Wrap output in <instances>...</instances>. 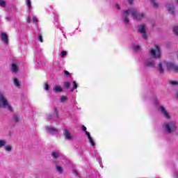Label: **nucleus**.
<instances>
[{
  "mask_svg": "<svg viewBox=\"0 0 178 178\" xmlns=\"http://www.w3.org/2000/svg\"><path fill=\"white\" fill-rule=\"evenodd\" d=\"M154 47L155 49L151 48L149 51V54L152 58L147 59L144 63V66L146 67H151L152 69L156 67V62L155 61V59H161L162 56L159 46L155 44Z\"/></svg>",
  "mask_w": 178,
  "mask_h": 178,
  "instance_id": "f257e3e1",
  "label": "nucleus"
},
{
  "mask_svg": "<svg viewBox=\"0 0 178 178\" xmlns=\"http://www.w3.org/2000/svg\"><path fill=\"white\" fill-rule=\"evenodd\" d=\"M130 13L133 19L135 20H141V19H144L145 14L144 13H139L137 9H128L124 11L122 14V22H124L125 26L130 25V19H129V16H130Z\"/></svg>",
  "mask_w": 178,
  "mask_h": 178,
  "instance_id": "f03ea898",
  "label": "nucleus"
},
{
  "mask_svg": "<svg viewBox=\"0 0 178 178\" xmlns=\"http://www.w3.org/2000/svg\"><path fill=\"white\" fill-rule=\"evenodd\" d=\"M3 105V108H6L10 112H13V107L9 104L8 99L5 97V95L2 92H0V106Z\"/></svg>",
  "mask_w": 178,
  "mask_h": 178,
  "instance_id": "7ed1b4c3",
  "label": "nucleus"
},
{
  "mask_svg": "<svg viewBox=\"0 0 178 178\" xmlns=\"http://www.w3.org/2000/svg\"><path fill=\"white\" fill-rule=\"evenodd\" d=\"M163 127L164 129V131L168 133V134H170V133H173V131H176V130H177V127H176V124H175V122H173L165 123Z\"/></svg>",
  "mask_w": 178,
  "mask_h": 178,
  "instance_id": "20e7f679",
  "label": "nucleus"
},
{
  "mask_svg": "<svg viewBox=\"0 0 178 178\" xmlns=\"http://www.w3.org/2000/svg\"><path fill=\"white\" fill-rule=\"evenodd\" d=\"M159 110L161 115H163L165 119H168V120L171 119L170 115H169V113L168 111H166V108H165L163 106H160Z\"/></svg>",
  "mask_w": 178,
  "mask_h": 178,
  "instance_id": "39448f33",
  "label": "nucleus"
},
{
  "mask_svg": "<svg viewBox=\"0 0 178 178\" xmlns=\"http://www.w3.org/2000/svg\"><path fill=\"white\" fill-rule=\"evenodd\" d=\"M63 136H64L65 140H67L68 141L73 140V136H72V134L70 133L69 129L63 130Z\"/></svg>",
  "mask_w": 178,
  "mask_h": 178,
  "instance_id": "423d86ee",
  "label": "nucleus"
},
{
  "mask_svg": "<svg viewBox=\"0 0 178 178\" xmlns=\"http://www.w3.org/2000/svg\"><path fill=\"white\" fill-rule=\"evenodd\" d=\"M45 130L49 134L54 135V134H58V133H59V130H58L57 129L54 128L52 127H49V126L46 127Z\"/></svg>",
  "mask_w": 178,
  "mask_h": 178,
  "instance_id": "0eeeda50",
  "label": "nucleus"
},
{
  "mask_svg": "<svg viewBox=\"0 0 178 178\" xmlns=\"http://www.w3.org/2000/svg\"><path fill=\"white\" fill-rule=\"evenodd\" d=\"M166 8H167L169 13H170V15H172V16H175V6H173L171 4H168L166 6Z\"/></svg>",
  "mask_w": 178,
  "mask_h": 178,
  "instance_id": "6e6552de",
  "label": "nucleus"
},
{
  "mask_svg": "<svg viewBox=\"0 0 178 178\" xmlns=\"http://www.w3.org/2000/svg\"><path fill=\"white\" fill-rule=\"evenodd\" d=\"M11 72L13 73H17L19 72V67L15 63L11 64Z\"/></svg>",
  "mask_w": 178,
  "mask_h": 178,
  "instance_id": "1a4fd4ad",
  "label": "nucleus"
},
{
  "mask_svg": "<svg viewBox=\"0 0 178 178\" xmlns=\"http://www.w3.org/2000/svg\"><path fill=\"white\" fill-rule=\"evenodd\" d=\"M157 70H159L160 74H163L165 70H163V65H162V63H159L157 65Z\"/></svg>",
  "mask_w": 178,
  "mask_h": 178,
  "instance_id": "9d476101",
  "label": "nucleus"
},
{
  "mask_svg": "<svg viewBox=\"0 0 178 178\" xmlns=\"http://www.w3.org/2000/svg\"><path fill=\"white\" fill-rule=\"evenodd\" d=\"M138 33H145V24H140L138 26Z\"/></svg>",
  "mask_w": 178,
  "mask_h": 178,
  "instance_id": "9b49d317",
  "label": "nucleus"
},
{
  "mask_svg": "<svg viewBox=\"0 0 178 178\" xmlns=\"http://www.w3.org/2000/svg\"><path fill=\"white\" fill-rule=\"evenodd\" d=\"M1 37L2 41H3L4 44H8V35H6V33H2Z\"/></svg>",
  "mask_w": 178,
  "mask_h": 178,
  "instance_id": "f8f14e48",
  "label": "nucleus"
},
{
  "mask_svg": "<svg viewBox=\"0 0 178 178\" xmlns=\"http://www.w3.org/2000/svg\"><path fill=\"white\" fill-rule=\"evenodd\" d=\"M13 122H15V123H19L20 122V115L14 114L13 116Z\"/></svg>",
  "mask_w": 178,
  "mask_h": 178,
  "instance_id": "ddd939ff",
  "label": "nucleus"
},
{
  "mask_svg": "<svg viewBox=\"0 0 178 178\" xmlns=\"http://www.w3.org/2000/svg\"><path fill=\"white\" fill-rule=\"evenodd\" d=\"M53 91L55 93H56V92H62V91H63V89H62V88L59 87L58 86H55L53 88Z\"/></svg>",
  "mask_w": 178,
  "mask_h": 178,
  "instance_id": "4468645a",
  "label": "nucleus"
},
{
  "mask_svg": "<svg viewBox=\"0 0 178 178\" xmlns=\"http://www.w3.org/2000/svg\"><path fill=\"white\" fill-rule=\"evenodd\" d=\"M51 156H52V158H54V159H58V158H59V156H60V154H59V152H52V153H51Z\"/></svg>",
  "mask_w": 178,
  "mask_h": 178,
  "instance_id": "2eb2a0df",
  "label": "nucleus"
},
{
  "mask_svg": "<svg viewBox=\"0 0 178 178\" xmlns=\"http://www.w3.org/2000/svg\"><path fill=\"white\" fill-rule=\"evenodd\" d=\"M164 63L166 65L168 69H173V67L175 66V64L169 62H164Z\"/></svg>",
  "mask_w": 178,
  "mask_h": 178,
  "instance_id": "dca6fc26",
  "label": "nucleus"
},
{
  "mask_svg": "<svg viewBox=\"0 0 178 178\" xmlns=\"http://www.w3.org/2000/svg\"><path fill=\"white\" fill-rule=\"evenodd\" d=\"M13 81L15 86H16L17 87H20V81H19L17 78H15Z\"/></svg>",
  "mask_w": 178,
  "mask_h": 178,
  "instance_id": "f3484780",
  "label": "nucleus"
},
{
  "mask_svg": "<svg viewBox=\"0 0 178 178\" xmlns=\"http://www.w3.org/2000/svg\"><path fill=\"white\" fill-rule=\"evenodd\" d=\"M56 169L58 172V173H63V168L60 165H56Z\"/></svg>",
  "mask_w": 178,
  "mask_h": 178,
  "instance_id": "a211bd4d",
  "label": "nucleus"
},
{
  "mask_svg": "<svg viewBox=\"0 0 178 178\" xmlns=\"http://www.w3.org/2000/svg\"><path fill=\"white\" fill-rule=\"evenodd\" d=\"M153 7L158 8H159V5L158 4V3L155 2V0H150Z\"/></svg>",
  "mask_w": 178,
  "mask_h": 178,
  "instance_id": "6ab92c4d",
  "label": "nucleus"
},
{
  "mask_svg": "<svg viewBox=\"0 0 178 178\" xmlns=\"http://www.w3.org/2000/svg\"><path fill=\"white\" fill-rule=\"evenodd\" d=\"M6 145V140H0V148H2V147H5Z\"/></svg>",
  "mask_w": 178,
  "mask_h": 178,
  "instance_id": "aec40b11",
  "label": "nucleus"
},
{
  "mask_svg": "<svg viewBox=\"0 0 178 178\" xmlns=\"http://www.w3.org/2000/svg\"><path fill=\"white\" fill-rule=\"evenodd\" d=\"M0 6L5 8L6 6V1L5 0H0Z\"/></svg>",
  "mask_w": 178,
  "mask_h": 178,
  "instance_id": "412c9836",
  "label": "nucleus"
},
{
  "mask_svg": "<svg viewBox=\"0 0 178 178\" xmlns=\"http://www.w3.org/2000/svg\"><path fill=\"white\" fill-rule=\"evenodd\" d=\"M4 149L6 151H8V152H12V146L10 145L5 146Z\"/></svg>",
  "mask_w": 178,
  "mask_h": 178,
  "instance_id": "4be33fe9",
  "label": "nucleus"
},
{
  "mask_svg": "<svg viewBox=\"0 0 178 178\" xmlns=\"http://www.w3.org/2000/svg\"><path fill=\"white\" fill-rule=\"evenodd\" d=\"M77 87H78L77 83H76V81H74V82H73V88H72V89L71 90V91H72V92H74V90L77 89Z\"/></svg>",
  "mask_w": 178,
  "mask_h": 178,
  "instance_id": "5701e85b",
  "label": "nucleus"
},
{
  "mask_svg": "<svg viewBox=\"0 0 178 178\" xmlns=\"http://www.w3.org/2000/svg\"><path fill=\"white\" fill-rule=\"evenodd\" d=\"M67 99V97L66 96L63 95L60 97V102L62 103L66 102Z\"/></svg>",
  "mask_w": 178,
  "mask_h": 178,
  "instance_id": "b1692460",
  "label": "nucleus"
},
{
  "mask_svg": "<svg viewBox=\"0 0 178 178\" xmlns=\"http://www.w3.org/2000/svg\"><path fill=\"white\" fill-rule=\"evenodd\" d=\"M88 140H89V143L92 144V147H95V143L92 140V137L90 136V138H88Z\"/></svg>",
  "mask_w": 178,
  "mask_h": 178,
  "instance_id": "393cba45",
  "label": "nucleus"
},
{
  "mask_svg": "<svg viewBox=\"0 0 178 178\" xmlns=\"http://www.w3.org/2000/svg\"><path fill=\"white\" fill-rule=\"evenodd\" d=\"M142 38L144 40H147L148 38V35H147V32L142 33Z\"/></svg>",
  "mask_w": 178,
  "mask_h": 178,
  "instance_id": "a878e982",
  "label": "nucleus"
},
{
  "mask_svg": "<svg viewBox=\"0 0 178 178\" xmlns=\"http://www.w3.org/2000/svg\"><path fill=\"white\" fill-rule=\"evenodd\" d=\"M173 33H175V34L178 37V26H174Z\"/></svg>",
  "mask_w": 178,
  "mask_h": 178,
  "instance_id": "bb28decb",
  "label": "nucleus"
},
{
  "mask_svg": "<svg viewBox=\"0 0 178 178\" xmlns=\"http://www.w3.org/2000/svg\"><path fill=\"white\" fill-rule=\"evenodd\" d=\"M26 5L29 8V10H30L31 8V1L30 0H26Z\"/></svg>",
  "mask_w": 178,
  "mask_h": 178,
  "instance_id": "cd10ccee",
  "label": "nucleus"
},
{
  "mask_svg": "<svg viewBox=\"0 0 178 178\" xmlns=\"http://www.w3.org/2000/svg\"><path fill=\"white\" fill-rule=\"evenodd\" d=\"M170 84H171V86H178V81H170Z\"/></svg>",
  "mask_w": 178,
  "mask_h": 178,
  "instance_id": "c85d7f7f",
  "label": "nucleus"
},
{
  "mask_svg": "<svg viewBox=\"0 0 178 178\" xmlns=\"http://www.w3.org/2000/svg\"><path fill=\"white\" fill-rule=\"evenodd\" d=\"M172 70H174V72H175L176 73H178V66L176 65H174V67H172Z\"/></svg>",
  "mask_w": 178,
  "mask_h": 178,
  "instance_id": "c756f323",
  "label": "nucleus"
},
{
  "mask_svg": "<svg viewBox=\"0 0 178 178\" xmlns=\"http://www.w3.org/2000/svg\"><path fill=\"white\" fill-rule=\"evenodd\" d=\"M38 41H40V42H42L44 40H42V35H41L40 33L38 34Z\"/></svg>",
  "mask_w": 178,
  "mask_h": 178,
  "instance_id": "7c9ffc66",
  "label": "nucleus"
},
{
  "mask_svg": "<svg viewBox=\"0 0 178 178\" xmlns=\"http://www.w3.org/2000/svg\"><path fill=\"white\" fill-rule=\"evenodd\" d=\"M64 86L66 88H69V87H70V82H65L64 83Z\"/></svg>",
  "mask_w": 178,
  "mask_h": 178,
  "instance_id": "2f4dec72",
  "label": "nucleus"
},
{
  "mask_svg": "<svg viewBox=\"0 0 178 178\" xmlns=\"http://www.w3.org/2000/svg\"><path fill=\"white\" fill-rule=\"evenodd\" d=\"M44 86H45L44 90L46 91H48L49 90V85H48V83H45Z\"/></svg>",
  "mask_w": 178,
  "mask_h": 178,
  "instance_id": "473e14b6",
  "label": "nucleus"
},
{
  "mask_svg": "<svg viewBox=\"0 0 178 178\" xmlns=\"http://www.w3.org/2000/svg\"><path fill=\"white\" fill-rule=\"evenodd\" d=\"M67 54V52L65 51H61V58H63Z\"/></svg>",
  "mask_w": 178,
  "mask_h": 178,
  "instance_id": "72a5a7b5",
  "label": "nucleus"
},
{
  "mask_svg": "<svg viewBox=\"0 0 178 178\" xmlns=\"http://www.w3.org/2000/svg\"><path fill=\"white\" fill-rule=\"evenodd\" d=\"M140 48H141V47H140V46H138V45L135 46V47H134V50H135V51H138V49H140Z\"/></svg>",
  "mask_w": 178,
  "mask_h": 178,
  "instance_id": "f704fd0d",
  "label": "nucleus"
},
{
  "mask_svg": "<svg viewBox=\"0 0 178 178\" xmlns=\"http://www.w3.org/2000/svg\"><path fill=\"white\" fill-rule=\"evenodd\" d=\"M128 1V3H129V5H133L134 0H127Z\"/></svg>",
  "mask_w": 178,
  "mask_h": 178,
  "instance_id": "c9c22d12",
  "label": "nucleus"
},
{
  "mask_svg": "<svg viewBox=\"0 0 178 178\" xmlns=\"http://www.w3.org/2000/svg\"><path fill=\"white\" fill-rule=\"evenodd\" d=\"M174 177L178 178V172H177V171H175V172H174Z\"/></svg>",
  "mask_w": 178,
  "mask_h": 178,
  "instance_id": "e433bc0d",
  "label": "nucleus"
},
{
  "mask_svg": "<svg viewBox=\"0 0 178 178\" xmlns=\"http://www.w3.org/2000/svg\"><path fill=\"white\" fill-rule=\"evenodd\" d=\"M64 74H65V76H70V72H69L68 71H65Z\"/></svg>",
  "mask_w": 178,
  "mask_h": 178,
  "instance_id": "4c0bfd02",
  "label": "nucleus"
},
{
  "mask_svg": "<svg viewBox=\"0 0 178 178\" xmlns=\"http://www.w3.org/2000/svg\"><path fill=\"white\" fill-rule=\"evenodd\" d=\"M47 119H48L49 120H52V115H51V114L47 116Z\"/></svg>",
  "mask_w": 178,
  "mask_h": 178,
  "instance_id": "58836bf2",
  "label": "nucleus"
},
{
  "mask_svg": "<svg viewBox=\"0 0 178 178\" xmlns=\"http://www.w3.org/2000/svg\"><path fill=\"white\" fill-rule=\"evenodd\" d=\"M33 22H35V23H37L38 22V19H37V17H33Z\"/></svg>",
  "mask_w": 178,
  "mask_h": 178,
  "instance_id": "ea45409f",
  "label": "nucleus"
},
{
  "mask_svg": "<svg viewBox=\"0 0 178 178\" xmlns=\"http://www.w3.org/2000/svg\"><path fill=\"white\" fill-rule=\"evenodd\" d=\"M82 130H83V131H87V128L84 125H83Z\"/></svg>",
  "mask_w": 178,
  "mask_h": 178,
  "instance_id": "a19ab883",
  "label": "nucleus"
},
{
  "mask_svg": "<svg viewBox=\"0 0 178 178\" xmlns=\"http://www.w3.org/2000/svg\"><path fill=\"white\" fill-rule=\"evenodd\" d=\"M115 8H117V9H118V10H120V6H119V4H116Z\"/></svg>",
  "mask_w": 178,
  "mask_h": 178,
  "instance_id": "79ce46f5",
  "label": "nucleus"
},
{
  "mask_svg": "<svg viewBox=\"0 0 178 178\" xmlns=\"http://www.w3.org/2000/svg\"><path fill=\"white\" fill-rule=\"evenodd\" d=\"M6 20L9 21V20H12V17H6Z\"/></svg>",
  "mask_w": 178,
  "mask_h": 178,
  "instance_id": "37998d69",
  "label": "nucleus"
},
{
  "mask_svg": "<svg viewBox=\"0 0 178 178\" xmlns=\"http://www.w3.org/2000/svg\"><path fill=\"white\" fill-rule=\"evenodd\" d=\"M30 20H31V17L30 16H28L27 23H30Z\"/></svg>",
  "mask_w": 178,
  "mask_h": 178,
  "instance_id": "c03bdc74",
  "label": "nucleus"
},
{
  "mask_svg": "<svg viewBox=\"0 0 178 178\" xmlns=\"http://www.w3.org/2000/svg\"><path fill=\"white\" fill-rule=\"evenodd\" d=\"M55 113L56 114V115L58 117V108H55Z\"/></svg>",
  "mask_w": 178,
  "mask_h": 178,
  "instance_id": "a18cd8bd",
  "label": "nucleus"
},
{
  "mask_svg": "<svg viewBox=\"0 0 178 178\" xmlns=\"http://www.w3.org/2000/svg\"><path fill=\"white\" fill-rule=\"evenodd\" d=\"M74 173L76 176L79 175V172H77V171H76V170H74Z\"/></svg>",
  "mask_w": 178,
  "mask_h": 178,
  "instance_id": "49530a36",
  "label": "nucleus"
},
{
  "mask_svg": "<svg viewBox=\"0 0 178 178\" xmlns=\"http://www.w3.org/2000/svg\"><path fill=\"white\" fill-rule=\"evenodd\" d=\"M86 136H88L90 134V132L86 131Z\"/></svg>",
  "mask_w": 178,
  "mask_h": 178,
  "instance_id": "de8ad7c7",
  "label": "nucleus"
},
{
  "mask_svg": "<svg viewBox=\"0 0 178 178\" xmlns=\"http://www.w3.org/2000/svg\"><path fill=\"white\" fill-rule=\"evenodd\" d=\"M91 138V135L89 134V135H88V138Z\"/></svg>",
  "mask_w": 178,
  "mask_h": 178,
  "instance_id": "09e8293b",
  "label": "nucleus"
},
{
  "mask_svg": "<svg viewBox=\"0 0 178 178\" xmlns=\"http://www.w3.org/2000/svg\"><path fill=\"white\" fill-rule=\"evenodd\" d=\"M156 104H158V99H155Z\"/></svg>",
  "mask_w": 178,
  "mask_h": 178,
  "instance_id": "8fccbe9b",
  "label": "nucleus"
},
{
  "mask_svg": "<svg viewBox=\"0 0 178 178\" xmlns=\"http://www.w3.org/2000/svg\"><path fill=\"white\" fill-rule=\"evenodd\" d=\"M177 3H178V0H177Z\"/></svg>",
  "mask_w": 178,
  "mask_h": 178,
  "instance_id": "3c124183",
  "label": "nucleus"
}]
</instances>
